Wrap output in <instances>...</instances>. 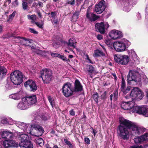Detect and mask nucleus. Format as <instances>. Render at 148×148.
I'll return each mask as SVG.
<instances>
[{
	"label": "nucleus",
	"mask_w": 148,
	"mask_h": 148,
	"mask_svg": "<svg viewBox=\"0 0 148 148\" xmlns=\"http://www.w3.org/2000/svg\"><path fill=\"white\" fill-rule=\"evenodd\" d=\"M142 147L141 146H130V148H142Z\"/></svg>",
	"instance_id": "60"
},
{
	"label": "nucleus",
	"mask_w": 148,
	"mask_h": 148,
	"mask_svg": "<svg viewBox=\"0 0 148 148\" xmlns=\"http://www.w3.org/2000/svg\"><path fill=\"white\" fill-rule=\"evenodd\" d=\"M105 42L108 45H111V40L109 39H107L106 40Z\"/></svg>",
	"instance_id": "53"
},
{
	"label": "nucleus",
	"mask_w": 148,
	"mask_h": 148,
	"mask_svg": "<svg viewBox=\"0 0 148 148\" xmlns=\"http://www.w3.org/2000/svg\"><path fill=\"white\" fill-rule=\"evenodd\" d=\"M18 4V0H15L14 1L13 3V5L14 7L17 6Z\"/></svg>",
	"instance_id": "55"
},
{
	"label": "nucleus",
	"mask_w": 148,
	"mask_h": 148,
	"mask_svg": "<svg viewBox=\"0 0 148 148\" xmlns=\"http://www.w3.org/2000/svg\"><path fill=\"white\" fill-rule=\"evenodd\" d=\"M22 3V7L24 10H26L28 7V3L25 0L23 1Z\"/></svg>",
	"instance_id": "40"
},
{
	"label": "nucleus",
	"mask_w": 148,
	"mask_h": 148,
	"mask_svg": "<svg viewBox=\"0 0 148 148\" xmlns=\"http://www.w3.org/2000/svg\"><path fill=\"white\" fill-rule=\"evenodd\" d=\"M121 106L122 109L124 110H131L132 112V110L135 106L134 103L132 101L129 102H123L121 104Z\"/></svg>",
	"instance_id": "13"
},
{
	"label": "nucleus",
	"mask_w": 148,
	"mask_h": 148,
	"mask_svg": "<svg viewBox=\"0 0 148 148\" xmlns=\"http://www.w3.org/2000/svg\"><path fill=\"white\" fill-rule=\"evenodd\" d=\"M86 56L87 57V60H88V61H87L88 62H89L92 64L95 63L94 62H92L91 61V60L89 58L88 56V55H86Z\"/></svg>",
	"instance_id": "57"
},
{
	"label": "nucleus",
	"mask_w": 148,
	"mask_h": 148,
	"mask_svg": "<svg viewBox=\"0 0 148 148\" xmlns=\"http://www.w3.org/2000/svg\"><path fill=\"white\" fill-rule=\"evenodd\" d=\"M16 38L19 40L20 42L22 44L25 45V46H28L27 44V42L31 43L32 40L29 39H26L20 36H17Z\"/></svg>",
	"instance_id": "27"
},
{
	"label": "nucleus",
	"mask_w": 148,
	"mask_h": 148,
	"mask_svg": "<svg viewBox=\"0 0 148 148\" xmlns=\"http://www.w3.org/2000/svg\"><path fill=\"white\" fill-rule=\"evenodd\" d=\"M53 19L51 21L53 24L55 25H57L59 23V21L58 19V18H55Z\"/></svg>",
	"instance_id": "44"
},
{
	"label": "nucleus",
	"mask_w": 148,
	"mask_h": 148,
	"mask_svg": "<svg viewBox=\"0 0 148 148\" xmlns=\"http://www.w3.org/2000/svg\"><path fill=\"white\" fill-rule=\"evenodd\" d=\"M33 52L39 55L42 54V51L39 49L36 48L34 50H33Z\"/></svg>",
	"instance_id": "47"
},
{
	"label": "nucleus",
	"mask_w": 148,
	"mask_h": 148,
	"mask_svg": "<svg viewBox=\"0 0 148 148\" xmlns=\"http://www.w3.org/2000/svg\"><path fill=\"white\" fill-rule=\"evenodd\" d=\"M1 123L3 124H6L8 123V124H10L11 125L13 124V122H11L10 123L7 121V120L6 119H2L1 121Z\"/></svg>",
	"instance_id": "42"
},
{
	"label": "nucleus",
	"mask_w": 148,
	"mask_h": 148,
	"mask_svg": "<svg viewBox=\"0 0 148 148\" xmlns=\"http://www.w3.org/2000/svg\"><path fill=\"white\" fill-rule=\"evenodd\" d=\"M51 55L53 57H57L59 58L60 54L57 53L51 52Z\"/></svg>",
	"instance_id": "48"
},
{
	"label": "nucleus",
	"mask_w": 148,
	"mask_h": 148,
	"mask_svg": "<svg viewBox=\"0 0 148 148\" xmlns=\"http://www.w3.org/2000/svg\"><path fill=\"white\" fill-rule=\"evenodd\" d=\"M95 29L101 34H104L105 32L104 24L103 23H97L95 25Z\"/></svg>",
	"instance_id": "23"
},
{
	"label": "nucleus",
	"mask_w": 148,
	"mask_h": 148,
	"mask_svg": "<svg viewBox=\"0 0 148 148\" xmlns=\"http://www.w3.org/2000/svg\"><path fill=\"white\" fill-rule=\"evenodd\" d=\"M0 74L1 73L3 74H6L7 72V70L3 66H1L0 67Z\"/></svg>",
	"instance_id": "39"
},
{
	"label": "nucleus",
	"mask_w": 148,
	"mask_h": 148,
	"mask_svg": "<svg viewBox=\"0 0 148 148\" xmlns=\"http://www.w3.org/2000/svg\"><path fill=\"white\" fill-rule=\"evenodd\" d=\"M107 6V5L103 0H102L95 6V11L98 14L102 13Z\"/></svg>",
	"instance_id": "12"
},
{
	"label": "nucleus",
	"mask_w": 148,
	"mask_h": 148,
	"mask_svg": "<svg viewBox=\"0 0 148 148\" xmlns=\"http://www.w3.org/2000/svg\"><path fill=\"white\" fill-rule=\"evenodd\" d=\"M86 17L91 22L95 21L99 18V16L89 12L88 9L87 10Z\"/></svg>",
	"instance_id": "16"
},
{
	"label": "nucleus",
	"mask_w": 148,
	"mask_h": 148,
	"mask_svg": "<svg viewBox=\"0 0 148 148\" xmlns=\"http://www.w3.org/2000/svg\"><path fill=\"white\" fill-rule=\"evenodd\" d=\"M109 36L112 39H116L122 37V34L121 32L114 29L110 32Z\"/></svg>",
	"instance_id": "15"
},
{
	"label": "nucleus",
	"mask_w": 148,
	"mask_h": 148,
	"mask_svg": "<svg viewBox=\"0 0 148 148\" xmlns=\"http://www.w3.org/2000/svg\"><path fill=\"white\" fill-rule=\"evenodd\" d=\"M27 17L28 19L32 20V23H34L35 22V21L36 19V15L29 14L27 15Z\"/></svg>",
	"instance_id": "33"
},
{
	"label": "nucleus",
	"mask_w": 148,
	"mask_h": 148,
	"mask_svg": "<svg viewBox=\"0 0 148 148\" xmlns=\"http://www.w3.org/2000/svg\"><path fill=\"white\" fill-rule=\"evenodd\" d=\"M143 81L147 84L148 82V79L147 77L143 75H141L136 71L130 70L127 76V82L132 86H134L141 84L142 78Z\"/></svg>",
	"instance_id": "1"
},
{
	"label": "nucleus",
	"mask_w": 148,
	"mask_h": 148,
	"mask_svg": "<svg viewBox=\"0 0 148 148\" xmlns=\"http://www.w3.org/2000/svg\"><path fill=\"white\" fill-rule=\"evenodd\" d=\"M21 95L19 93L13 94L9 96V98L14 100H18L20 98Z\"/></svg>",
	"instance_id": "29"
},
{
	"label": "nucleus",
	"mask_w": 148,
	"mask_h": 148,
	"mask_svg": "<svg viewBox=\"0 0 148 148\" xmlns=\"http://www.w3.org/2000/svg\"><path fill=\"white\" fill-rule=\"evenodd\" d=\"M59 58H61L62 59L63 61H67V62H70V60L69 59H67L66 57H65L64 56H62V55H61L60 54V56H59Z\"/></svg>",
	"instance_id": "43"
},
{
	"label": "nucleus",
	"mask_w": 148,
	"mask_h": 148,
	"mask_svg": "<svg viewBox=\"0 0 148 148\" xmlns=\"http://www.w3.org/2000/svg\"><path fill=\"white\" fill-rule=\"evenodd\" d=\"M69 112H70V114L71 115L74 116L75 115V112L73 110H71L69 111Z\"/></svg>",
	"instance_id": "61"
},
{
	"label": "nucleus",
	"mask_w": 148,
	"mask_h": 148,
	"mask_svg": "<svg viewBox=\"0 0 148 148\" xmlns=\"http://www.w3.org/2000/svg\"><path fill=\"white\" fill-rule=\"evenodd\" d=\"M25 98L23 99L21 102L19 103L18 105V107L21 110H24L28 108V106Z\"/></svg>",
	"instance_id": "28"
},
{
	"label": "nucleus",
	"mask_w": 148,
	"mask_h": 148,
	"mask_svg": "<svg viewBox=\"0 0 148 148\" xmlns=\"http://www.w3.org/2000/svg\"><path fill=\"white\" fill-rule=\"evenodd\" d=\"M76 43V42L75 39L73 38H71L69 39L67 45L69 46L75 48Z\"/></svg>",
	"instance_id": "30"
},
{
	"label": "nucleus",
	"mask_w": 148,
	"mask_h": 148,
	"mask_svg": "<svg viewBox=\"0 0 148 148\" xmlns=\"http://www.w3.org/2000/svg\"><path fill=\"white\" fill-rule=\"evenodd\" d=\"M34 23L39 28L41 29L43 28V23L40 24L38 22H35Z\"/></svg>",
	"instance_id": "49"
},
{
	"label": "nucleus",
	"mask_w": 148,
	"mask_h": 148,
	"mask_svg": "<svg viewBox=\"0 0 148 148\" xmlns=\"http://www.w3.org/2000/svg\"><path fill=\"white\" fill-rule=\"evenodd\" d=\"M82 86L78 79L75 80L74 83V91L77 92L81 91L82 90Z\"/></svg>",
	"instance_id": "26"
},
{
	"label": "nucleus",
	"mask_w": 148,
	"mask_h": 148,
	"mask_svg": "<svg viewBox=\"0 0 148 148\" xmlns=\"http://www.w3.org/2000/svg\"><path fill=\"white\" fill-rule=\"evenodd\" d=\"M3 147L5 148H8L10 147H14L15 146V142L12 140H8L3 142Z\"/></svg>",
	"instance_id": "25"
},
{
	"label": "nucleus",
	"mask_w": 148,
	"mask_h": 148,
	"mask_svg": "<svg viewBox=\"0 0 148 148\" xmlns=\"http://www.w3.org/2000/svg\"><path fill=\"white\" fill-rule=\"evenodd\" d=\"M134 141L136 144L141 143L145 141L148 140V134L145 133L144 135L135 138L134 139Z\"/></svg>",
	"instance_id": "22"
},
{
	"label": "nucleus",
	"mask_w": 148,
	"mask_h": 148,
	"mask_svg": "<svg viewBox=\"0 0 148 148\" xmlns=\"http://www.w3.org/2000/svg\"><path fill=\"white\" fill-rule=\"evenodd\" d=\"M51 17L53 18H55L56 14L55 13L53 12H51Z\"/></svg>",
	"instance_id": "62"
},
{
	"label": "nucleus",
	"mask_w": 148,
	"mask_h": 148,
	"mask_svg": "<svg viewBox=\"0 0 148 148\" xmlns=\"http://www.w3.org/2000/svg\"><path fill=\"white\" fill-rule=\"evenodd\" d=\"M145 91L146 93V97H147V100L148 101V89H145Z\"/></svg>",
	"instance_id": "63"
},
{
	"label": "nucleus",
	"mask_w": 148,
	"mask_h": 148,
	"mask_svg": "<svg viewBox=\"0 0 148 148\" xmlns=\"http://www.w3.org/2000/svg\"><path fill=\"white\" fill-rule=\"evenodd\" d=\"M62 92L63 95L66 97H68L72 95L74 90L71 84L68 82L64 84L62 86Z\"/></svg>",
	"instance_id": "10"
},
{
	"label": "nucleus",
	"mask_w": 148,
	"mask_h": 148,
	"mask_svg": "<svg viewBox=\"0 0 148 148\" xmlns=\"http://www.w3.org/2000/svg\"><path fill=\"white\" fill-rule=\"evenodd\" d=\"M13 122V124H15L16 125L20 128L23 130L24 132H27V129H29L30 127L28 128L29 126L28 124H26V123L23 122H21L19 121H12Z\"/></svg>",
	"instance_id": "17"
},
{
	"label": "nucleus",
	"mask_w": 148,
	"mask_h": 148,
	"mask_svg": "<svg viewBox=\"0 0 148 148\" xmlns=\"http://www.w3.org/2000/svg\"><path fill=\"white\" fill-rule=\"evenodd\" d=\"M120 125L118 127V132L119 136L124 139H128L130 136L129 129L127 125Z\"/></svg>",
	"instance_id": "5"
},
{
	"label": "nucleus",
	"mask_w": 148,
	"mask_h": 148,
	"mask_svg": "<svg viewBox=\"0 0 148 148\" xmlns=\"http://www.w3.org/2000/svg\"><path fill=\"white\" fill-rule=\"evenodd\" d=\"M107 92L106 91H105L103 93L101 96V99H105L107 98Z\"/></svg>",
	"instance_id": "46"
},
{
	"label": "nucleus",
	"mask_w": 148,
	"mask_h": 148,
	"mask_svg": "<svg viewBox=\"0 0 148 148\" xmlns=\"http://www.w3.org/2000/svg\"><path fill=\"white\" fill-rule=\"evenodd\" d=\"M18 138L20 140L19 146L21 147L25 148H33L32 143L29 141V137L28 135L25 134H18Z\"/></svg>",
	"instance_id": "4"
},
{
	"label": "nucleus",
	"mask_w": 148,
	"mask_h": 148,
	"mask_svg": "<svg viewBox=\"0 0 148 148\" xmlns=\"http://www.w3.org/2000/svg\"><path fill=\"white\" fill-rule=\"evenodd\" d=\"M144 116L145 117H148V108H146V110L145 111Z\"/></svg>",
	"instance_id": "58"
},
{
	"label": "nucleus",
	"mask_w": 148,
	"mask_h": 148,
	"mask_svg": "<svg viewBox=\"0 0 148 148\" xmlns=\"http://www.w3.org/2000/svg\"><path fill=\"white\" fill-rule=\"evenodd\" d=\"M83 0H76V2L77 5H79L82 2Z\"/></svg>",
	"instance_id": "59"
},
{
	"label": "nucleus",
	"mask_w": 148,
	"mask_h": 148,
	"mask_svg": "<svg viewBox=\"0 0 148 148\" xmlns=\"http://www.w3.org/2000/svg\"><path fill=\"white\" fill-rule=\"evenodd\" d=\"M11 2V0H6L5 2L4 5L5 6H7Z\"/></svg>",
	"instance_id": "54"
},
{
	"label": "nucleus",
	"mask_w": 148,
	"mask_h": 148,
	"mask_svg": "<svg viewBox=\"0 0 148 148\" xmlns=\"http://www.w3.org/2000/svg\"><path fill=\"white\" fill-rule=\"evenodd\" d=\"M145 107L144 106L139 107L135 105V107L134 108V109L132 110V112H136L140 114H142L144 116L145 111L146 110Z\"/></svg>",
	"instance_id": "20"
},
{
	"label": "nucleus",
	"mask_w": 148,
	"mask_h": 148,
	"mask_svg": "<svg viewBox=\"0 0 148 148\" xmlns=\"http://www.w3.org/2000/svg\"><path fill=\"white\" fill-rule=\"evenodd\" d=\"M16 13V11H14L12 14L9 15V19H12V18L15 16Z\"/></svg>",
	"instance_id": "50"
},
{
	"label": "nucleus",
	"mask_w": 148,
	"mask_h": 148,
	"mask_svg": "<svg viewBox=\"0 0 148 148\" xmlns=\"http://www.w3.org/2000/svg\"><path fill=\"white\" fill-rule=\"evenodd\" d=\"M36 143L40 146H42L44 144V141L43 139L39 138L36 140Z\"/></svg>",
	"instance_id": "38"
},
{
	"label": "nucleus",
	"mask_w": 148,
	"mask_h": 148,
	"mask_svg": "<svg viewBox=\"0 0 148 148\" xmlns=\"http://www.w3.org/2000/svg\"><path fill=\"white\" fill-rule=\"evenodd\" d=\"M41 77L42 78L44 84L49 83L51 80L52 78V73L51 71L47 69H43L40 72Z\"/></svg>",
	"instance_id": "7"
},
{
	"label": "nucleus",
	"mask_w": 148,
	"mask_h": 148,
	"mask_svg": "<svg viewBox=\"0 0 148 148\" xmlns=\"http://www.w3.org/2000/svg\"><path fill=\"white\" fill-rule=\"evenodd\" d=\"M97 38L99 40H100L103 38V36L100 34H98L97 36Z\"/></svg>",
	"instance_id": "56"
},
{
	"label": "nucleus",
	"mask_w": 148,
	"mask_h": 148,
	"mask_svg": "<svg viewBox=\"0 0 148 148\" xmlns=\"http://www.w3.org/2000/svg\"><path fill=\"white\" fill-rule=\"evenodd\" d=\"M131 5H129L128 2H125L124 4V6L123 7V10L125 12H129L130 10Z\"/></svg>",
	"instance_id": "34"
},
{
	"label": "nucleus",
	"mask_w": 148,
	"mask_h": 148,
	"mask_svg": "<svg viewBox=\"0 0 148 148\" xmlns=\"http://www.w3.org/2000/svg\"><path fill=\"white\" fill-rule=\"evenodd\" d=\"M98 97H99L98 96V94L97 92H96L95 94H94L92 96V97L94 100L97 103H98Z\"/></svg>",
	"instance_id": "41"
},
{
	"label": "nucleus",
	"mask_w": 148,
	"mask_h": 148,
	"mask_svg": "<svg viewBox=\"0 0 148 148\" xmlns=\"http://www.w3.org/2000/svg\"><path fill=\"white\" fill-rule=\"evenodd\" d=\"M87 69L88 72L90 73H97L95 68L91 65H89L87 66Z\"/></svg>",
	"instance_id": "31"
},
{
	"label": "nucleus",
	"mask_w": 148,
	"mask_h": 148,
	"mask_svg": "<svg viewBox=\"0 0 148 148\" xmlns=\"http://www.w3.org/2000/svg\"><path fill=\"white\" fill-rule=\"evenodd\" d=\"M30 130V131H29V133L31 134L36 136H41L44 132V130L42 127L37 125H32Z\"/></svg>",
	"instance_id": "9"
},
{
	"label": "nucleus",
	"mask_w": 148,
	"mask_h": 148,
	"mask_svg": "<svg viewBox=\"0 0 148 148\" xmlns=\"http://www.w3.org/2000/svg\"><path fill=\"white\" fill-rule=\"evenodd\" d=\"M10 78L12 82L10 84H8V88L9 89L12 88V84L19 85L22 82L23 79V75L20 71H16L11 74Z\"/></svg>",
	"instance_id": "2"
},
{
	"label": "nucleus",
	"mask_w": 148,
	"mask_h": 148,
	"mask_svg": "<svg viewBox=\"0 0 148 148\" xmlns=\"http://www.w3.org/2000/svg\"><path fill=\"white\" fill-rule=\"evenodd\" d=\"M25 87L30 88L31 91H35L37 89V86L35 82L32 80H29L25 83Z\"/></svg>",
	"instance_id": "14"
},
{
	"label": "nucleus",
	"mask_w": 148,
	"mask_h": 148,
	"mask_svg": "<svg viewBox=\"0 0 148 148\" xmlns=\"http://www.w3.org/2000/svg\"><path fill=\"white\" fill-rule=\"evenodd\" d=\"M79 11H75L74 13L73 16L72 17V18L71 20L72 21H75L78 18V16L79 14Z\"/></svg>",
	"instance_id": "36"
},
{
	"label": "nucleus",
	"mask_w": 148,
	"mask_h": 148,
	"mask_svg": "<svg viewBox=\"0 0 148 148\" xmlns=\"http://www.w3.org/2000/svg\"><path fill=\"white\" fill-rule=\"evenodd\" d=\"M67 4H70L71 5L74 6L75 4V0L68 1L67 2Z\"/></svg>",
	"instance_id": "45"
},
{
	"label": "nucleus",
	"mask_w": 148,
	"mask_h": 148,
	"mask_svg": "<svg viewBox=\"0 0 148 148\" xmlns=\"http://www.w3.org/2000/svg\"><path fill=\"white\" fill-rule=\"evenodd\" d=\"M114 58L116 62L122 65H126L129 61V57L125 55H115Z\"/></svg>",
	"instance_id": "11"
},
{
	"label": "nucleus",
	"mask_w": 148,
	"mask_h": 148,
	"mask_svg": "<svg viewBox=\"0 0 148 148\" xmlns=\"http://www.w3.org/2000/svg\"><path fill=\"white\" fill-rule=\"evenodd\" d=\"M120 122L121 124L127 125L128 127H130V129L132 130L131 133L133 135L136 136L140 134V128L134 123L124 119L121 120Z\"/></svg>",
	"instance_id": "3"
},
{
	"label": "nucleus",
	"mask_w": 148,
	"mask_h": 148,
	"mask_svg": "<svg viewBox=\"0 0 148 148\" xmlns=\"http://www.w3.org/2000/svg\"><path fill=\"white\" fill-rule=\"evenodd\" d=\"M129 54L130 57L133 59L135 63L138 64L139 62V58L138 57L134 50L133 49L129 50Z\"/></svg>",
	"instance_id": "24"
},
{
	"label": "nucleus",
	"mask_w": 148,
	"mask_h": 148,
	"mask_svg": "<svg viewBox=\"0 0 148 148\" xmlns=\"http://www.w3.org/2000/svg\"><path fill=\"white\" fill-rule=\"evenodd\" d=\"M53 47L56 48H57L60 46V43L59 42H54L53 44Z\"/></svg>",
	"instance_id": "51"
},
{
	"label": "nucleus",
	"mask_w": 148,
	"mask_h": 148,
	"mask_svg": "<svg viewBox=\"0 0 148 148\" xmlns=\"http://www.w3.org/2000/svg\"><path fill=\"white\" fill-rule=\"evenodd\" d=\"M13 136V134L12 132L7 131H3L0 130V139L1 138H10Z\"/></svg>",
	"instance_id": "19"
},
{
	"label": "nucleus",
	"mask_w": 148,
	"mask_h": 148,
	"mask_svg": "<svg viewBox=\"0 0 148 148\" xmlns=\"http://www.w3.org/2000/svg\"><path fill=\"white\" fill-rule=\"evenodd\" d=\"M48 100L52 107L55 105V101L53 97L50 96H48Z\"/></svg>",
	"instance_id": "37"
},
{
	"label": "nucleus",
	"mask_w": 148,
	"mask_h": 148,
	"mask_svg": "<svg viewBox=\"0 0 148 148\" xmlns=\"http://www.w3.org/2000/svg\"><path fill=\"white\" fill-rule=\"evenodd\" d=\"M118 97V92L115 91L113 94H111L110 96V99L112 101V99L116 100Z\"/></svg>",
	"instance_id": "35"
},
{
	"label": "nucleus",
	"mask_w": 148,
	"mask_h": 148,
	"mask_svg": "<svg viewBox=\"0 0 148 148\" xmlns=\"http://www.w3.org/2000/svg\"><path fill=\"white\" fill-rule=\"evenodd\" d=\"M105 54L101 51L99 50H97L95 51L94 53V56L97 57L99 56H105Z\"/></svg>",
	"instance_id": "32"
},
{
	"label": "nucleus",
	"mask_w": 148,
	"mask_h": 148,
	"mask_svg": "<svg viewBox=\"0 0 148 148\" xmlns=\"http://www.w3.org/2000/svg\"><path fill=\"white\" fill-rule=\"evenodd\" d=\"M25 100L27 102L28 106L32 105L36 103L37 102V99L36 95H32L29 96L25 97Z\"/></svg>",
	"instance_id": "18"
},
{
	"label": "nucleus",
	"mask_w": 148,
	"mask_h": 148,
	"mask_svg": "<svg viewBox=\"0 0 148 148\" xmlns=\"http://www.w3.org/2000/svg\"><path fill=\"white\" fill-rule=\"evenodd\" d=\"M143 97V93L141 90L137 87L134 88L132 90L130 94V97L133 100H140Z\"/></svg>",
	"instance_id": "8"
},
{
	"label": "nucleus",
	"mask_w": 148,
	"mask_h": 148,
	"mask_svg": "<svg viewBox=\"0 0 148 148\" xmlns=\"http://www.w3.org/2000/svg\"><path fill=\"white\" fill-rule=\"evenodd\" d=\"M85 141L86 143H87L88 144H89L90 143V140L88 138H85Z\"/></svg>",
	"instance_id": "64"
},
{
	"label": "nucleus",
	"mask_w": 148,
	"mask_h": 148,
	"mask_svg": "<svg viewBox=\"0 0 148 148\" xmlns=\"http://www.w3.org/2000/svg\"><path fill=\"white\" fill-rule=\"evenodd\" d=\"M127 42V45H130V42L126 40L125 41H118L114 42L113 44V47L116 51L118 52H123L126 49V43Z\"/></svg>",
	"instance_id": "6"
},
{
	"label": "nucleus",
	"mask_w": 148,
	"mask_h": 148,
	"mask_svg": "<svg viewBox=\"0 0 148 148\" xmlns=\"http://www.w3.org/2000/svg\"><path fill=\"white\" fill-rule=\"evenodd\" d=\"M29 30V31L32 33L34 34H37L38 33V32L35 31L34 29L30 28Z\"/></svg>",
	"instance_id": "52"
},
{
	"label": "nucleus",
	"mask_w": 148,
	"mask_h": 148,
	"mask_svg": "<svg viewBox=\"0 0 148 148\" xmlns=\"http://www.w3.org/2000/svg\"><path fill=\"white\" fill-rule=\"evenodd\" d=\"M131 87L129 86L127 87L125 86V81L123 77L122 78L121 84V90L124 94H126L130 90Z\"/></svg>",
	"instance_id": "21"
}]
</instances>
